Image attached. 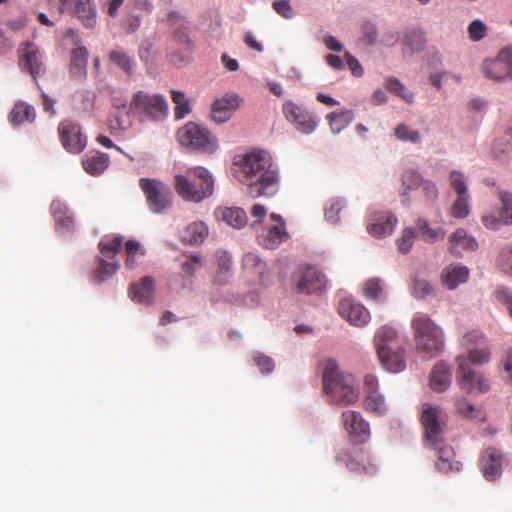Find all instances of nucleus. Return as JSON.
Here are the masks:
<instances>
[{"mask_svg":"<svg viewBox=\"0 0 512 512\" xmlns=\"http://www.w3.org/2000/svg\"><path fill=\"white\" fill-rule=\"evenodd\" d=\"M323 390L337 404L352 405L360 397L358 382L352 374L339 371L333 360L324 363Z\"/></svg>","mask_w":512,"mask_h":512,"instance_id":"obj_1","label":"nucleus"},{"mask_svg":"<svg viewBox=\"0 0 512 512\" xmlns=\"http://www.w3.org/2000/svg\"><path fill=\"white\" fill-rule=\"evenodd\" d=\"M173 186L184 201L200 203L212 196L214 179L206 168L196 166L188 168L184 174H176Z\"/></svg>","mask_w":512,"mask_h":512,"instance_id":"obj_2","label":"nucleus"},{"mask_svg":"<svg viewBox=\"0 0 512 512\" xmlns=\"http://www.w3.org/2000/svg\"><path fill=\"white\" fill-rule=\"evenodd\" d=\"M373 343L380 363L389 372L397 373L404 370V340L390 326H382L375 332Z\"/></svg>","mask_w":512,"mask_h":512,"instance_id":"obj_3","label":"nucleus"},{"mask_svg":"<svg viewBox=\"0 0 512 512\" xmlns=\"http://www.w3.org/2000/svg\"><path fill=\"white\" fill-rule=\"evenodd\" d=\"M130 109L140 122H161L169 113L168 102L162 94H151L144 90L133 93Z\"/></svg>","mask_w":512,"mask_h":512,"instance_id":"obj_4","label":"nucleus"},{"mask_svg":"<svg viewBox=\"0 0 512 512\" xmlns=\"http://www.w3.org/2000/svg\"><path fill=\"white\" fill-rule=\"evenodd\" d=\"M448 420V414L442 407L423 404L420 421L423 429L422 441L426 448H435L443 443Z\"/></svg>","mask_w":512,"mask_h":512,"instance_id":"obj_5","label":"nucleus"},{"mask_svg":"<svg viewBox=\"0 0 512 512\" xmlns=\"http://www.w3.org/2000/svg\"><path fill=\"white\" fill-rule=\"evenodd\" d=\"M444 350L443 332L427 317H418V355L429 360Z\"/></svg>","mask_w":512,"mask_h":512,"instance_id":"obj_6","label":"nucleus"},{"mask_svg":"<svg viewBox=\"0 0 512 512\" xmlns=\"http://www.w3.org/2000/svg\"><path fill=\"white\" fill-rule=\"evenodd\" d=\"M177 139L182 146L192 150L214 153L218 148L217 140L204 127L188 122L177 131Z\"/></svg>","mask_w":512,"mask_h":512,"instance_id":"obj_7","label":"nucleus"},{"mask_svg":"<svg viewBox=\"0 0 512 512\" xmlns=\"http://www.w3.org/2000/svg\"><path fill=\"white\" fill-rule=\"evenodd\" d=\"M271 161L270 156L263 151L237 156L233 161V174L240 183L253 180L252 177L263 171Z\"/></svg>","mask_w":512,"mask_h":512,"instance_id":"obj_8","label":"nucleus"},{"mask_svg":"<svg viewBox=\"0 0 512 512\" xmlns=\"http://www.w3.org/2000/svg\"><path fill=\"white\" fill-rule=\"evenodd\" d=\"M480 69L483 76L489 80L512 81V47L503 48L495 57L486 58Z\"/></svg>","mask_w":512,"mask_h":512,"instance_id":"obj_9","label":"nucleus"},{"mask_svg":"<svg viewBox=\"0 0 512 512\" xmlns=\"http://www.w3.org/2000/svg\"><path fill=\"white\" fill-rule=\"evenodd\" d=\"M253 180L244 182L247 186V194L252 198L271 197L279 189V175L272 161L266 165L263 171L252 177Z\"/></svg>","mask_w":512,"mask_h":512,"instance_id":"obj_10","label":"nucleus"},{"mask_svg":"<svg viewBox=\"0 0 512 512\" xmlns=\"http://www.w3.org/2000/svg\"><path fill=\"white\" fill-rule=\"evenodd\" d=\"M139 186L146 196L149 208L154 213H161L172 203L170 188L157 179L141 178Z\"/></svg>","mask_w":512,"mask_h":512,"instance_id":"obj_11","label":"nucleus"},{"mask_svg":"<svg viewBox=\"0 0 512 512\" xmlns=\"http://www.w3.org/2000/svg\"><path fill=\"white\" fill-rule=\"evenodd\" d=\"M459 385L468 393H486L490 389L489 380L481 373L472 370L467 365L464 355L456 357Z\"/></svg>","mask_w":512,"mask_h":512,"instance_id":"obj_12","label":"nucleus"},{"mask_svg":"<svg viewBox=\"0 0 512 512\" xmlns=\"http://www.w3.org/2000/svg\"><path fill=\"white\" fill-rule=\"evenodd\" d=\"M296 291L302 294L322 293L326 288L325 276L315 267L307 266L294 275Z\"/></svg>","mask_w":512,"mask_h":512,"instance_id":"obj_13","label":"nucleus"},{"mask_svg":"<svg viewBox=\"0 0 512 512\" xmlns=\"http://www.w3.org/2000/svg\"><path fill=\"white\" fill-rule=\"evenodd\" d=\"M59 137L63 147L71 153L82 152L86 145V136L82 133L81 127L70 120L62 121L58 126Z\"/></svg>","mask_w":512,"mask_h":512,"instance_id":"obj_14","label":"nucleus"},{"mask_svg":"<svg viewBox=\"0 0 512 512\" xmlns=\"http://www.w3.org/2000/svg\"><path fill=\"white\" fill-rule=\"evenodd\" d=\"M342 419L350 439L355 444H361L368 440L370 428L362 415L357 411L347 410L342 413Z\"/></svg>","mask_w":512,"mask_h":512,"instance_id":"obj_15","label":"nucleus"},{"mask_svg":"<svg viewBox=\"0 0 512 512\" xmlns=\"http://www.w3.org/2000/svg\"><path fill=\"white\" fill-rule=\"evenodd\" d=\"M283 112L287 120L294 123L297 130L302 133H312L317 127L318 121L312 113L302 109L291 101L283 105Z\"/></svg>","mask_w":512,"mask_h":512,"instance_id":"obj_16","label":"nucleus"},{"mask_svg":"<svg viewBox=\"0 0 512 512\" xmlns=\"http://www.w3.org/2000/svg\"><path fill=\"white\" fill-rule=\"evenodd\" d=\"M339 315L356 327L366 326L370 319L369 311L360 303L354 302L352 299H341L338 304Z\"/></svg>","mask_w":512,"mask_h":512,"instance_id":"obj_17","label":"nucleus"},{"mask_svg":"<svg viewBox=\"0 0 512 512\" xmlns=\"http://www.w3.org/2000/svg\"><path fill=\"white\" fill-rule=\"evenodd\" d=\"M270 219L274 222L266 231L258 235V242L265 248L273 249L288 238L285 223L281 216L272 213Z\"/></svg>","mask_w":512,"mask_h":512,"instance_id":"obj_18","label":"nucleus"},{"mask_svg":"<svg viewBox=\"0 0 512 512\" xmlns=\"http://www.w3.org/2000/svg\"><path fill=\"white\" fill-rule=\"evenodd\" d=\"M337 460H345L346 467L353 472L374 474L377 471V465L372 461L369 452L363 448H358L351 454L337 456Z\"/></svg>","mask_w":512,"mask_h":512,"instance_id":"obj_19","label":"nucleus"},{"mask_svg":"<svg viewBox=\"0 0 512 512\" xmlns=\"http://www.w3.org/2000/svg\"><path fill=\"white\" fill-rule=\"evenodd\" d=\"M241 102L237 94H225L216 99L212 105V119L219 124L227 122L233 112L240 107Z\"/></svg>","mask_w":512,"mask_h":512,"instance_id":"obj_20","label":"nucleus"},{"mask_svg":"<svg viewBox=\"0 0 512 512\" xmlns=\"http://www.w3.org/2000/svg\"><path fill=\"white\" fill-rule=\"evenodd\" d=\"M452 369L444 361H437L429 374L428 386L436 393L445 392L452 383Z\"/></svg>","mask_w":512,"mask_h":512,"instance_id":"obj_21","label":"nucleus"},{"mask_svg":"<svg viewBox=\"0 0 512 512\" xmlns=\"http://www.w3.org/2000/svg\"><path fill=\"white\" fill-rule=\"evenodd\" d=\"M51 214L54 218L56 231L60 234H70L75 231V220L63 202L54 200L50 206Z\"/></svg>","mask_w":512,"mask_h":512,"instance_id":"obj_22","label":"nucleus"},{"mask_svg":"<svg viewBox=\"0 0 512 512\" xmlns=\"http://www.w3.org/2000/svg\"><path fill=\"white\" fill-rule=\"evenodd\" d=\"M502 453L495 448H487L480 458V468L488 481L496 480L501 474Z\"/></svg>","mask_w":512,"mask_h":512,"instance_id":"obj_23","label":"nucleus"},{"mask_svg":"<svg viewBox=\"0 0 512 512\" xmlns=\"http://www.w3.org/2000/svg\"><path fill=\"white\" fill-rule=\"evenodd\" d=\"M153 284L154 280L151 276H145L140 282L130 284L129 294L131 299L146 306L152 304L154 297Z\"/></svg>","mask_w":512,"mask_h":512,"instance_id":"obj_24","label":"nucleus"},{"mask_svg":"<svg viewBox=\"0 0 512 512\" xmlns=\"http://www.w3.org/2000/svg\"><path fill=\"white\" fill-rule=\"evenodd\" d=\"M478 243L474 237L469 236L466 230L459 228L449 237V251L455 256L461 255L462 251H475Z\"/></svg>","mask_w":512,"mask_h":512,"instance_id":"obj_25","label":"nucleus"},{"mask_svg":"<svg viewBox=\"0 0 512 512\" xmlns=\"http://www.w3.org/2000/svg\"><path fill=\"white\" fill-rule=\"evenodd\" d=\"M21 65L34 80L44 71L42 56L35 46L28 43L21 55Z\"/></svg>","mask_w":512,"mask_h":512,"instance_id":"obj_26","label":"nucleus"},{"mask_svg":"<svg viewBox=\"0 0 512 512\" xmlns=\"http://www.w3.org/2000/svg\"><path fill=\"white\" fill-rule=\"evenodd\" d=\"M396 223L393 214H375L373 222L368 225V231L376 237H385L392 233Z\"/></svg>","mask_w":512,"mask_h":512,"instance_id":"obj_27","label":"nucleus"},{"mask_svg":"<svg viewBox=\"0 0 512 512\" xmlns=\"http://www.w3.org/2000/svg\"><path fill=\"white\" fill-rule=\"evenodd\" d=\"M218 220L226 222L234 228H242L247 223L246 211L242 208L223 207L214 212Z\"/></svg>","mask_w":512,"mask_h":512,"instance_id":"obj_28","label":"nucleus"},{"mask_svg":"<svg viewBox=\"0 0 512 512\" xmlns=\"http://www.w3.org/2000/svg\"><path fill=\"white\" fill-rule=\"evenodd\" d=\"M208 236V227L202 221L190 223L182 232L181 240L187 245L201 244Z\"/></svg>","mask_w":512,"mask_h":512,"instance_id":"obj_29","label":"nucleus"},{"mask_svg":"<svg viewBox=\"0 0 512 512\" xmlns=\"http://www.w3.org/2000/svg\"><path fill=\"white\" fill-rule=\"evenodd\" d=\"M432 450H436L438 454V460L436 462V467L441 472H449L454 469H458V462L454 461L455 452L453 448L446 444V438H444L443 443L435 448H431Z\"/></svg>","mask_w":512,"mask_h":512,"instance_id":"obj_30","label":"nucleus"},{"mask_svg":"<svg viewBox=\"0 0 512 512\" xmlns=\"http://www.w3.org/2000/svg\"><path fill=\"white\" fill-rule=\"evenodd\" d=\"M82 164L88 174L98 176L108 168L109 156L99 151L92 152L84 157Z\"/></svg>","mask_w":512,"mask_h":512,"instance_id":"obj_31","label":"nucleus"},{"mask_svg":"<svg viewBox=\"0 0 512 512\" xmlns=\"http://www.w3.org/2000/svg\"><path fill=\"white\" fill-rule=\"evenodd\" d=\"M469 276V270L462 265H450L442 272V280L449 289H455L459 284L465 283Z\"/></svg>","mask_w":512,"mask_h":512,"instance_id":"obj_32","label":"nucleus"},{"mask_svg":"<svg viewBox=\"0 0 512 512\" xmlns=\"http://www.w3.org/2000/svg\"><path fill=\"white\" fill-rule=\"evenodd\" d=\"M75 12L86 28H94L96 25V9L91 0H77Z\"/></svg>","mask_w":512,"mask_h":512,"instance_id":"obj_33","label":"nucleus"},{"mask_svg":"<svg viewBox=\"0 0 512 512\" xmlns=\"http://www.w3.org/2000/svg\"><path fill=\"white\" fill-rule=\"evenodd\" d=\"M327 120L331 131L338 134L354 120V113L351 110L334 111L327 115Z\"/></svg>","mask_w":512,"mask_h":512,"instance_id":"obj_34","label":"nucleus"},{"mask_svg":"<svg viewBox=\"0 0 512 512\" xmlns=\"http://www.w3.org/2000/svg\"><path fill=\"white\" fill-rule=\"evenodd\" d=\"M35 116V109L31 105L24 102H18L10 112L9 120L14 125H20L24 121L33 122Z\"/></svg>","mask_w":512,"mask_h":512,"instance_id":"obj_35","label":"nucleus"},{"mask_svg":"<svg viewBox=\"0 0 512 512\" xmlns=\"http://www.w3.org/2000/svg\"><path fill=\"white\" fill-rule=\"evenodd\" d=\"M133 112L129 111H116L111 114L109 118V127L114 132H124L130 129L133 125Z\"/></svg>","mask_w":512,"mask_h":512,"instance_id":"obj_36","label":"nucleus"},{"mask_svg":"<svg viewBox=\"0 0 512 512\" xmlns=\"http://www.w3.org/2000/svg\"><path fill=\"white\" fill-rule=\"evenodd\" d=\"M88 61V51L85 47H77L71 52L70 72L77 77H81L86 72Z\"/></svg>","mask_w":512,"mask_h":512,"instance_id":"obj_37","label":"nucleus"},{"mask_svg":"<svg viewBox=\"0 0 512 512\" xmlns=\"http://www.w3.org/2000/svg\"><path fill=\"white\" fill-rule=\"evenodd\" d=\"M418 236L425 242L435 243L445 238L446 231L442 227L433 228L426 220L418 219Z\"/></svg>","mask_w":512,"mask_h":512,"instance_id":"obj_38","label":"nucleus"},{"mask_svg":"<svg viewBox=\"0 0 512 512\" xmlns=\"http://www.w3.org/2000/svg\"><path fill=\"white\" fill-rule=\"evenodd\" d=\"M109 60L118 66L127 75L133 74L136 67L134 59L122 49H115L110 51Z\"/></svg>","mask_w":512,"mask_h":512,"instance_id":"obj_39","label":"nucleus"},{"mask_svg":"<svg viewBox=\"0 0 512 512\" xmlns=\"http://www.w3.org/2000/svg\"><path fill=\"white\" fill-rule=\"evenodd\" d=\"M182 256L184 258L180 263L182 275L185 277H193L203 266L202 257L192 253H183Z\"/></svg>","mask_w":512,"mask_h":512,"instance_id":"obj_40","label":"nucleus"},{"mask_svg":"<svg viewBox=\"0 0 512 512\" xmlns=\"http://www.w3.org/2000/svg\"><path fill=\"white\" fill-rule=\"evenodd\" d=\"M363 404L366 411L378 416L384 415L388 411L384 396L379 392L366 395Z\"/></svg>","mask_w":512,"mask_h":512,"instance_id":"obj_41","label":"nucleus"},{"mask_svg":"<svg viewBox=\"0 0 512 512\" xmlns=\"http://www.w3.org/2000/svg\"><path fill=\"white\" fill-rule=\"evenodd\" d=\"M176 37L182 44V51L181 53H173L172 61L174 63H185L189 60L192 51V43L189 39L186 30L179 29L178 31H176Z\"/></svg>","mask_w":512,"mask_h":512,"instance_id":"obj_42","label":"nucleus"},{"mask_svg":"<svg viewBox=\"0 0 512 512\" xmlns=\"http://www.w3.org/2000/svg\"><path fill=\"white\" fill-rule=\"evenodd\" d=\"M416 186V174L413 169L406 170L402 175V184L400 188V196L403 204L411 202L410 192H413Z\"/></svg>","mask_w":512,"mask_h":512,"instance_id":"obj_43","label":"nucleus"},{"mask_svg":"<svg viewBox=\"0 0 512 512\" xmlns=\"http://www.w3.org/2000/svg\"><path fill=\"white\" fill-rule=\"evenodd\" d=\"M464 357L467 359V365H483L490 361V351L485 344L475 348L468 347V355Z\"/></svg>","mask_w":512,"mask_h":512,"instance_id":"obj_44","label":"nucleus"},{"mask_svg":"<svg viewBox=\"0 0 512 512\" xmlns=\"http://www.w3.org/2000/svg\"><path fill=\"white\" fill-rule=\"evenodd\" d=\"M122 243L123 238L121 236H116L101 240L98 246L104 257L113 258L121 250Z\"/></svg>","mask_w":512,"mask_h":512,"instance_id":"obj_45","label":"nucleus"},{"mask_svg":"<svg viewBox=\"0 0 512 512\" xmlns=\"http://www.w3.org/2000/svg\"><path fill=\"white\" fill-rule=\"evenodd\" d=\"M469 200V194L457 195L451 206V215L458 219L466 218L470 213Z\"/></svg>","mask_w":512,"mask_h":512,"instance_id":"obj_46","label":"nucleus"},{"mask_svg":"<svg viewBox=\"0 0 512 512\" xmlns=\"http://www.w3.org/2000/svg\"><path fill=\"white\" fill-rule=\"evenodd\" d=\"M499 199L502 204L499 216L502 218L504 225H512V194L507 191H500Z\"/></svg>","mask_w":512,"mask_h":512,"instance_id":"obj_47","label":"nucleus"},{"mask_svg":"<svg viewBox=\"0 0 512 512\" xmlns=\"http://www.w3.org/2000/svg\"><path fill=\"white\" fill-rule=\"evenodd\" d=\"M344 206L345 202L342 198H332L328 200L324 209L327 221L336 224L339 221L338 214Z\"/></svg>","mask_w":512,"mask_h":512,"instance_id":"obj_48","label":"nucleus"},{"mask_svg":"<svg viewBox=\"0 0 512 512\" xmlns=\"http://www.w3.org/2000/svg\"><path fill=\"white\" fill-rule=\"evenodd\" d=\"M365 297L372 300H379L383 294V282L380 278H371L363 285Z\"/></svg>","mask_w":512,"mask_h":512,"instance_id":"obj_49","label":"nucleus"},{"mask_svg":"<svg viewBox=\"0 0 512 512\" xmlns=\"http://www.w3.org/2000/svg\"><path fill=\"white\" fill-rule=\"evenodd\" d=\"M497 263L504 274L512 276V242L501 249Z\"/></svg>","mask_w":512,"mask_h":512,"instance_id":"obj_50","label":"nucleus"},{"mask_svg":"<svg viewBox=\"0 0 512 512\" xmlns=\"http://www.w3.org/2000/svg\"><path fill=\"white\" fill-rule=\"evenodd\" d=\"M126 267L134 268L137 256H143L144 251L141 250L140 243L134 240H128L125 243Z\"/></svg>","mask_w":512,"mask_h":512,"instance_id":"obj_51","label":"nucleus"},{"mask_svg":"<svg viewBox=\"0 0 512 512\" xmlns=\"http://www.w3.org/2000/svg\"><path fill=\"white\" fill-rule=\"evenodd\" d=\"M448 80H453L456 84H459L461 77L448 71L430 73L429 75L430 84L437 90L442 88V82L447 83Z\"/></svg>","mask_w":512,"mask_h":512,"instance_id":"obj_52","label":"nucleus"},{"mask_svg":"<svg viewBox=\"0 0 512 512\" xmlns=\"http://www.w3.org/2000/svg\"><path fill=\"white\" fill-rule=\"evenodd\" d=\"M119 267L120 265L118 262H108L105 259H101L99 266L95 271V277L99 282H102L106 278L115 274Z\"/></svg>","mask_w":512,"mask_h":512,"instance_id":"obj_53","label":"nucleus"},{"mask_svg":"<svg viewBox=\"0 0 512 512\" xmlns=\"http://www.w3.org/2000/svg\"><path fill=\"white\" fill-rule=\"evenodd\" d=\"M450 186L454 189L457 195L468 194L466 177L462 172L453 170L449 176Z\"/></svg>","mask_w":512,"mask_h":512,"instance_id":"obj_54","label":"nucleus"},{"mask_svg":"<svg viewBox=\"0 0 512 512\" xmlns=\"http://www.w3.org/2000/svg\"><path fill=\"white\" fill-rule=\"evenodd\" d=\"M415 241V232L412 228H406L403 230L402 235L399 239H397L396 244L398 247V250L406 254L408 253L411 248L413 247Z\"/></svg>","mask_w":512,"mask_h":512,"instance_id":"obj_55","label":"nucleus"},{"mask_svg":"<svg viewBox=\"0 0 512 512\" xmlns=\"http://www.w3.org/2000/svg\"><path fill=\"white\" fill-rule=\"evenodd\" d=\"M386 88L396 94L397 96L401 97L403 100H405L408 103H411L413 100L412 94L406 93V88L399 82L398 79L394 77H389L386 80Z\"/></svg>","mask_w":512,"mask_h":512,"instance_id":"obj_56","label":"nucleus"},{"mask_svg":"<svg viewBox=\"0 0 512 512\" xmlns=\"http://www.w3.org/2000/svg\"><path fill=\"white\" fill-rule=\"evenodd\" d=\"M496 300L505 306L509 316L512 318V290L507 287H499L495 291Z\"/></svg>","mask_w":512,"mask_h":512,"instance_id":"obj_57","label":"nucleus"},{"mask_svg":"<svg viewBox=\"0 0 512 512\" xmlns=\"http://www.w3.org/2000/svg\"><path fill=\"white\" fill-rule=\"evenodd\" d=\"M253 361L260 369L261 373H270L274 370V361L269 356L257 352L253 354Z\"/></svg>","mask_w":512,"mask_h":512,"instance_id":"obj_58","label":"nucleus"},{"mask_svg":"<svg viewBox=\"0 0 512 512\" xmlns=\"http://www.w3.org/2000/svg\"><path fill=\"white\" fill-rule=\"evenodd\" d=\"M274 11L285 19H292L294 17V10L288 0H274L272 2Z\"/></svg>","mask_w":512,"mask_h":512,"instance_id":"obj_59","label":"nucleus"},{"mask_svg":"<svg viewBox=\"0 0 512 512\" xmlns=\"http://www.w3.org/2000/svg\"><path fill=\"white\" fill-rule=\"evenodd\" d=\"M232 265L231 259L225 254H221L218 258L219 271L215 276V281L218 283H224L227 279L226 274L230 270Z\"/></svg>","mask_w":512,"mask_h":512,"instance_id":"obj_60","label":"nucleus"},{"mask_svg":"<svg viewBox=\"0 0 512 512\" xmlns=\"http://www.w3.org/2000/svg\"><path fill=\"white\" fill-rule=\"evenodd\" d=\"M487 27L480 20H474L468 26V34L471 40L479 41L483 39L486 35Z\"/></svg>","mask_w":512,"mask_h":512,"instance_id":"obj_61","label":"nucleus"},{"mask_svg":"<svg viewBox=\"0 0 512 512\" xmlns=\"http://www.w3.org/2000/svg\"><path fill=\"white\" fill-rule=\"evenodd\" d=\"M418 187H421L424 196L428 202H435L438 198V188L436 184L430 180H421L418 182Z\"/></svg>","mask_w":512,"mask_h":512,"instance_id":"obj_62","label":"nucleus"},{"mask_svg":"<svg viewBox=\"0 0 512 512\" xmlns=\"http://www.w3.org/2000/svg\"><path fill=\"white\" fill-rule=\"evenodd\" d=\"M394 134L397 139L401 141H409V142H415L416 141V132L412 129H410L405 124H399L395 130Z\"/></svg>","mask_w":512,"mask_h":512,"instance_id":"obj_63","label":"nucleus"},{"mask_svg":"<svg viewBox=\"0 0 512 512\" xmlns=\"http://www.w3.org/2000/svg\"><path fill=\"white\" fill-rule=\"evenodd\" d=\"M503 371L505 372V381L512 385V348L508 349L502 360Z\"/></svg>","mask_w":512,"mask_h":512,"instance_id":"obj_64","label":"nucleus"}]
</instances>
